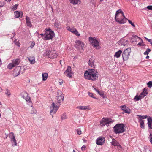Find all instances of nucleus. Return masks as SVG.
<instances>
[{
    "instance_id": "09e8293b",
    "label": "nucleus",
    "mask_w": 152,
    "mask_h": 152,
    "mask_svg": "<svg viewBox=\"0 0 152 152\" xmlns=\"http://www.w3.org/2000/svg\"><path fill=\"white\" fill-rule=\"evenodd\" d=\"M68 28L67 29H68L71 32L73 33V30H74V29H72L70 28L69 27H68Z\"/></svg>"
},
{
    "instance_id": "5701e85b",
    "label": "nucleus",
    "mask_w": 152,
    "mask_h": 152,
    "mask_svg": "<svg viewBox=\"0 0 152 152\" xmlns=\"http://www.w3.org/2000/svg\"><path fill=\"white\" fill-rule=\"evenodd\" d=\"M26 23L28 26L31 27L32 25L30 22V19L29 17L26 16Z\"/></svg>"
},
{
    "instance_id": "774afa93",
    "label": "nucleus",
    "mask_w": 152,
    "mask_h": 152,
    "mask_svg": "<svg viewBox=\"0 0 152 152\" xmlns=\"http://www.w3.org/2000/svg\"><path fill=\"white\" fill-rule=\"evenodd\" d=\"M1 113H0V118H1Z\"/></svg>"
},
{
    "instance_id": "603ef678",
    "label": "nucleus",
    "mask_w": 152,
    "mask_h": 152,
    "mask_svg": "<svg viewBox=\"0 0 152 152\" xmlns=\"http://www.w3.org/2000/svg\"><path fill=\"white\" fill-rule=\"evenodd\" d=\"M141 41H142L141 40ZM143 43V42H142V41H141V42H140L138 44H137V45H139L140 46H141L142 45V43Z\"/></svg>"
},
{
    "instance_id": "4c0bfd02",
    "label": "nucleus",
    "mask_w": 152,
    "mask_h": 152,
    "mask_svg": "<svg viewBox=\"0 0 152 152\" xmlns=\"http://www.w3.org/2000/svg\"><path fill=\"white\" fill-rule=\"evenodd\" d=\"M5 94L9 96L11 94L10 91L8 89L6 90Z\"/></svg>"
},
{
    "instance_id": "f8f14e48",
    "label": "nucleus",
    "mask_w": 152,
    "mask_h": 152,
    "mask_svg": "<svg viewBox=\"0 0 152 152\" xmlns=\"http://www.w3.org/2000/svg\"><path fill=\"white\" fill-rule=\"evenodd\" d=\"M96 61V60L95 59L94 57H91L89 60L88 64L89 66L94 68L96 66L95 63Z\"/></svg>"
},
{
    "instance_id": "cd10ccee",
    "label": "nucleus",
    "mask_w": 152,
    "mask_h": 152,
    "mask_svg": "<svg viewBox=\"0 0 152 152\" xmlns=\"http://www.w3.org/2000/svg\"><path fill=\"white\" fill-rule=\"evenodd\" d=\"M43 80V81H45L47 79L48 76V74L47 73H45L42 74V75Z\"/></svg>"
},
{
    "instance_id": "dca6fc26",
    "label": "nucleus",
    "mask_w": 152,
    "mask_h": 152,
    "mask_svg": "<svg viewBox=\"0 0 152 152\" xmlns=\"http://www.w3.org/2000/svg\"><path fill=\"white\" fill-rule=\"evenodd\" d=\"M105 138L104 137H100L96 140V143L99 145H102L104 143Z\"/></svg>"
},
{
    "instance_id": "b1692460",
    "label": "nucleus",
    "mask_w": 152,
    "mask_h": 152,
    "mask_svg": "<svg viewBox=\"0 0 152 152\" xmlns=\"http://www.w3.org/2000/svg\"><path fill=\"white\" fill-rule=\"evenodd\" d=\"M77 108L81 110H89V108L87 106H79L77 107Z\"/></svg>"
},
{
    "instance_id": "9d476101",
    "label": "nucleus",
    "mask_w": 152,
    "mask_h": 152,
    "mask_svg": "<svg viewBox=\"0 0 152 152\" xmlns=\"http://www.w3.org/2000/svg\"><path fill=\"white\" fill-rule=\"evenodd\" d=\"M75 47L79 50H81L82 51H83L84 44L82 42L78 40L75 41Z\"/></svg>"
},
{
    "instance_id": "423d86ee",
    "label": "nucleus",
    "mask_w": 152,
    "mask_h": 152,
    "mask_svg": "<svg viewBox=\"0 0 152 152\" xmlns=\"http://www.w3.org/2000/svg\"><path fill=\"white\" fill-rule=\"evenodd\" d=\"M45 38L46 40L51 39L54 36V33L51 29H45Z\"/></svg>"
},
{
    "instance_id": "2eb2a0df",
    "label": "nucleus",
    "mask_w": 152,
    "mask_h": 152,
    "mask_svg": "<svg viewBox=\"0 0 152 152\" xmlns=\"http://www.w3.org/2000/svg\"><path fill=\"white\" fill-rule=\"evenodd\" d=\"M10 139L11 141L12 142H13L14 143V145L12 144V145L13 146H15L17 145V142L15 138V136H14V134L13 132H11L10 134V135L9 136Z\"/></svg>"
},
{
    "instance_id": "8fccbe9b",
    "label": "nucleus",
    "mask_w": 152,
    "mask_h": 152,
    "mask_svg": "<svg viewBox=\"0 0 152 152\" xmlns=\"http://www.w3.org/2000/svg\"><path fill=\"white\" fill-rule=\"evenodd\" d=\"M86 148L85 145H83L81 148V149L82 151H84L85 150V148Z\"/></svg>"
},
{
    "instance_id": "6e6552de",
    "label": "nucleus",
    "mask_w": 152,
    "mask_h": 152,
    "mask_svg": "<svg viewBox=\"0 0 152 152\" xmlns=\"http://www.w3.org/2000/svg\"><path fill=\"white\" fill-rule=\"evenodd\" d=\"M20 62V59L19 58H17L15 60H13L12 62L9 63L7 66V67L10 69H11L13 67L18 65Z\"/></svg>"
},
{
    "instance_id": "6ab92c4d",
    "label": "nucleus",
    "mask_w": 152,
    "mask_h": 152,
    "mask_svg": "<svg viewBox=\"0 0 152 152\" xmlns=\"http://www.w3.org/2000/svg\"><path fill=\"white\" fill-rule=\"evenodd\" d=\"M148 124L149 128L152 129V118L149 117L148 118Z\"/></svg>"
},
{
    "instance_id": "7c9ffc66",
    "label": "nucleus",
    "mask_w": 152,
    "mask_h": 152,
    "mask_svg": "<svg viewBox=\"0 0 152 152\" xmlns=\"http://www.w3.org/2000/svg\"><path fill=\"white\" fill-rule=\"evenodd\" d=\"M28 59L31 64H33L35 63V59L34 58H29Z\"/></svg>"
},
{
    "instance_id": "5fc2aeb1",
    "label": "nucleus",
    "mask_w": 152,
    "mask_h": 152,
    "mask_svg": "<svg viewBox=\"0 0 152 152\" xmlns=\"http://www.w3.org/2000/svg\"><path fill=\"white\" fill-rule=\"evenodd\" d=\"M149 58V56H147L146 57V59H148Z\"/></svg>"
},
{
    "instance_id": "e433bc0d",
    "label": "nucleus",
    "mask_w": 152,
    "mask_h": 152,
    "mask_svg": "<svg viewBox=\"0 0 152 152\" xmlns=\"http://www.w3.org/2000/svg\"><path fill=\"white\" fill-rule=\"evenodd\" d=\"M134 99L136 101H137L140 99H141L139 97V96H138L137 95H136L134 98Z\"/></svg>"
},
{
    "instance_id": "2f4dec72",
    "label": "nucleus",
    "mask_w": 152,
    "mask_h": 152,
    "mask_svg": "<svg viewBox=\"0 0 152 152\" xmlns=\"http://www.w3.org/2000/svg\"><path fill=\"white\" fill-rule=\"evenodd\" d=\"M18 5V4H16L13 6H12L11 7L12 10L13 11L16 10L17 8V7Z\"/></svg>"
},
{
    "instance_id": "58836bf2",
    "label": "nucleus",
    "mask_w": 152,
    "mask_h": 152,
    "mask_svg": "<svg viewBox=\"0 0 152 152\" xmlns=\"http://www.w3.org/2000/svg\"><path fill=\"white\" fill-rule=\"evenodd\" d=\"M147 85L148 86L149 88H151L152 87V81H150L147 83Z\"/></svg>"
},
{
    "instance_id": "052dcab7",
    "label": "nucleus",
    "mask_w": 152,
    "mask_h": 152,
    "mask_svg": "<svg viewBox=\"0 0 152 152\" xmlns=\"http://www.w3.org/2000/svg\"><path fill=\"white\" fill-rule=\"evenodd\" d=\"M62 61V60H60V64H61V63H62V62H61Z\"/></svg>"
},
{
    "instance_id": "bb28decb",
    "label": "nucleus",
    "mask_w": 152,
    "mask_h": 152,
    "mask_svg": "<svg viewBox=\"0 0 152 152\" xmlns=\"http://www.w3.org/2000/svg\"><path fill=\"white\" fill-rule=\"evenodd\" d=\"M93 87L94 88L95 91H96L101 96L104 98V94L103 92L100 91L98 90L96 88H94V86H93Z\"/></svg>"
},
{
    "instance_id": "a211bd4d",
    "label": "nucleus",
    "mask_w": 152,
    "mask_h": 152,
    "mask_svg": "<svg viewBox=\"0 0 152 152\" xmlns=\"http://www.w3.org/2000/svg\"><path fill=\"white\" fill-rule=\"evenodd\" d=\"M110 122L111 121H108V118H106L105 119L104 121H100V124L101 126H103L105 125H107L108 124H109Z\"/></svg>"
},
{
    "instance_id": "6e6d98bb",
    "label": "nucleus",
    "mask_w": 152,
    "mask_h": 152,
    "mask_svg": "<svg viewBox=\"0 0 152 152\" xmlns=\"http://www.w3.org/2000/svg\"><path fill=\"white\" fill-rule=\"evenodd\" d=\"M152 40H151V39H149V40H148V41L150 43H151Z\"/></svg>"
},
{
    "instance_id": "f3484780",
    "label": "nucleus",
    "mask_w": 152,
    "mask_h": 152,
    "mask_svg": "<svg viewBox=\"0 0 152 152\" xmlns=\"http://www.w3.org/2000/svg\"><path fill=\"white\" fill-rule=\"evenodd\" d=\"M120 108L125 113L130 114L131 113V110L125 105L121 106Z\"/></svg>"
},
{
    "instance_id": "680f3d73",
    "label": "nucleus",
    "mask_w": 152,
    "mask_h": 152,
    "mask_svg": "<svg viewBox=\"0 0 152 152\" xmlns=\"http://www.w3.org/2000/svg\"><path fill=\"white\" fill-rule=\"evenodd\" d=\"M40 35H42V36H43V35H44L43 34H42H42H40Z\"/></svg>"
},
{
    "instance_id": "c9c22d12",
    "label": "nucleus",
    "mask_w": 152,
    "mask_h": 152,
    "mask_svg": "<svg viewBox=\"0 0 152 152\" xmlns=\"http://www.w3.org/2000/svg\"><path fill=\"white\" fill-rule=\"evenodd\" d=\"M140 127L141 128H144V121L143 120H141L140 121Z\"/></svg>"
},
{
    "instance_id": "0e129e2a",
    "label": "nucleus",
    "mask_w": 152,
    "mask_h": 152,
    "mask_svg": "<svg viewBox=\"0 0 152 152\" xmlns=\"http://www.w3.org/2000/svg\"><path fill=\"white\" fill-rule=\"evenodd\" d=\"M15 35V33L14 34H13V37H14Z\"/></svg>"
},
{
    "instance_id": "aec40b11",
    "label": "nucleus",
    "mask_w": 152,
    "mask_h": 152,
    "mask_svg": "<svg viewBox=\"0 0 152 152\" xmlns=\"http://www.w3.org/2000/svg\"><path fill=\"white\" fill-rule=\"evenodd\" d=\"M14 13L16 18H18L20 16L22 17L23 15V12L21 11L19 12L16 11L14 12Z\"/></svg>"
},
{
    "instance_id": "37998d69",
    "label": "nucleus",
    "mask_w": 152,
    "mask_h": 152,
    "mask_svg": "<svg viewBox=\"0 0 152 152\" xmlns=\"http://www.w3.org/2000/svg\"><path fill=\"white\" fill-rule=\"evenodd\" d=\"M88 95L90 97H92L94 98H96L93 95L92 93H91L90 92H88Z\"/></svg>"
},
{
    "instance_id": "de8ad7c7",
    "label": "nucleus",
    "mask_w": 152,
    "mask_h": 152,
    "mask_svg": "<svg viewBox=\"0 0 152 152\" xmlns=\"http://www.w3.org/2000/svg\"><path fill=\"white\" fill-rule=\"evenodd\" d=\"M147 8L150 10H152V6H148L147 7Z\"/></svg>"
},
{
    "instance_id": "4d7b16f0",
    "label": "nucleus",
    "mask_w": 152,
    "mask_h": 152,
    "mask_svg": "<svg viewBox=\"0 0 152 152\" xmlns=\"http://www.w3.org/2000/svg\"><path fill=\"white\" fill-rule=\"evenodd\" d=\"M12 0H6V1L7 2H10Z\"/></svg>"
},
{
    "instance_id": "ea45409f",
    "label": "nucleus",
    "mask_w": 152,
    "mask_h": 152,
    "mask_svg": "<svg viewBox=\"0 0 152 152\" xmlns=\"http://www.w3.org/2000/svg\"><path fill=\"white\" fill-rule=\"evenodd\" d=\"M54 26L56 27L57 28H60V24L58 23V22H56L55 23H54Z\"/></svg>"
},
{
    "instance_id": "a18cd8bd",
    "label": "nucleus",
    "mask_w": 152,
    "mask_h": 152,
    "mask_svg": "<svg viewBox=\"0 0 152 152\" xmlns=\"http://www.w3.org/2000/svg\"><path fill=\"white\" fill-rule=\"evenodd\" d=\"M35 45V43L34 42H32L30 45V46L29 47L31 48H32Z\"/></svg>"
},
{
    "instance_id": "864d4df0",
    "label": "nucleus",
    "mask_w": 152,
    "mask_h": 152,
    "mask_svg": "<svg viewBox=\"0 0 152 152\" xmlns=\"http://www.w3.org/2000/svg\"><path fill=\"white\" fill-rule=\"evenodd\" d=\"M63 83V82L62 81H60V82H59V85H61Z\"/></svg>"
},
{
    "instance_id": "a878e982",
    "label": "nucleus",
    "mask_w": 152,
    "mask_h": 152,
    "mask_svg": "<svg viewBox=\"0 0 152 152\" xmlns=\"http://www.w3.org/2000/svg\"><path fill=\"white\" fill-rule=\"evenodd\" d=\"M122 53V51L121 50H119L118 51L116 52L114 55V56L117 58H118Z\"/></svg>"
},
{
    "instance_id": "4be33fe9",
    "label": "nucleus",
    "mask_w": 152,
    "mask_h": 152,
    "mask_svg": "<svg viewBox=\"0 0 152 152\" xmlns=\"http://www.w3.org/2000/svg\"><path fill=\"white\" fill-rule=\"evenodd\" d=\"M111 144L114 146H120L119 143L114 139L112 140V141L111 142Z\"/></svg>"
},
{
    "instance_id": "f257e3e1",
    "label": "nucleus",
    "mask_w": 152,
    "mask_h": 152,
    "mask_svg": "<svg viewBox=\"0 0 152 152\" xmlns=\"http://www.w3.org/2000/svg\"><path fill=\"white\" fill-rule=\"evenodd\" d=\"M64 98V96L62 92L58 91L57 95V102L55 103L53 102L50 107L51 115H53L52 113L54 114L56 113L60 105V103L63 101ZM52 117H53V115H52Z\"/></svg>"
},
{
    "instance_id": "e2e57ef3",
    "label": "nucleus",
    "mask_w": 152,
    "mask_h": 152,
    "mask_svg": "<svg viewBox=\"0 0 152 152\" xmlns=\"http://www.w3.org/2000/svg\"><path fill=\"white\" fill-rule=\"evenodd\" d=\"M145 45L144 44H142V45L141 46H145Z\"/></svg>"
},
{
    "instance_id": "9b49d317",
    "label": "nucleus",
    "mask_w": 152,
    "mask_h": 152,
    "mask_svg": "<svg viewBox=\"0 0 152 152\" xmlns=\"http://www.w3.org/2000/svg\"><path fill=\"white\" fill-rule=\"evenodd\" d=\"M70 66H68L67 69L64 72V74L65 75L69 78H71L72 76V73L71 72Z\"/></svg>"
},
{
    "instance_id": "338daca9",
    "label": "nucleus",
    "mask_w": 152,
    "mask_h": 152,
    "mask_svg": "<svg viewBox=\"0 0 152 152\" xmlns=\"http://www.w3.org/2000/svg\"><path fill=\"white\" fill-rule=\"evenodd\" d=\"M150 43L151 44V45H152V40L151 42Z\"/></svg>"
},
{
    "instance_id": "a19ab883",
    "label": "nucleus",
    "mask_w": 152,
    "mask_h": 152,
    "mask_svg": "<svg viewBox=\"0 0 152 152\" xmlns=\"http://www.w3.org/2000/svg\"><path fill=\"white\" fill-rule=\"evenodd\" d=\"M14 42L15 43V44L18 47H19L20 46V43L19 41H17L16 40H15Z\"/></svg>"
},
{
    "instance_id": "0eeeda50",
    "label": "nucleus",
    "mask_w": 152,
    "mask_h": 152,
    "mask_svg": "<svg viewBox=\"0 0 152 152\" xmlns=\"http://www.w3.org/2000/svg\"><path fill=\"white\" fill-rule=\"evenodd\" d=\"M131 52V49L130 48H128L124 51L122 54L123 59L124 61H126L128 60Z\"/></svg>"
},
{
    "instance_id": "f704fd0d",
    "label": "nucleus",
    "mask_w": 152,
    "mask_h": 152,
    "mask_svg": "<svg viewBox=\"0 0 152 152\" xmlns=\"http://www.w3.org/2000/svg\"><path fill=\"white\" fill-rule=\"evenodd\" d=\"M151 51V49L149 48H148L146 49V51L144 53V54L145 55H148Z\"/></svg>"
},
{
    "instance_id": "f03ea898",
    "label": "nucleus",
    "mask_w": 152,
    "mask_h": 152,
    "mask_svg": "<svg viewBox=\"0 0 152 152\" xmlns=\"http://www.w3.org/2000/svg\"><path fill=\"white\" fill-rule=\"evenodd\" d=\"M98 72L94 69H89L86 70L84 74L85 78L88 80L95 81L98 78Z\"/></svg>"
},
{
    "instance_id": "c03bdc74",
    "label": "nucleus",
    "mask_w": 152,
    "mask_h": 152,
    "mask_svg": "<svg viewBox=\"0 0 152 152\" xmlns=\"http://www.w3.org/2000/svg\"><path fill=\"white\" fill-rule=\"evenodd\" d=\"M147 116L146 115H144V116H141L140 115L139 116V117L140 118L142 119H144V118H147Z\"/></svg>"
},
{
    "instance_id": "1a4fd4ad",
    "label": "nucleus",
    "mask_w": 152,
    "mask_h": 152,
    "mask_svg": "<svg viewBox=\"0 0 152 152\" xmlns=\"http://www.w3.org/2000/svg\"><path fill=\"white\" fill-rule=\"evenodd\" d=\"M45 53L46 55H47L50 58H55L57 56L56 51L54 50H51L50 51V50H47Z\"/></svg>"
},
{
    "instance_id": "393cba45",
    "label": "nucleus",
    "mask_w": 152,
    "mask_h": 152,
    "mask_svg": "<svg viewBox=\"0 0 152 152\" xmlns=\"http://www.w3.org/2000/svg\"><path fill=\"white\" fill-rule=\"evenodd\" d=\"M71 3L74 4H80V0H70Z\"/></svg>"
},
{
    "instance_id": "72a5a7b5",
    "label": "nucleus",
    "mask_w": 152,
    "mask_h": 152,
    "mask_svg": "<svg viewBox=\"0 0 152 152\" xmlns=\"http://www.w3.org/2000/svg\"><path fill=\"white\" fill-rule=\"evenodd\" d=\"M67 117V116L66 115V114L65 113H64L61 116V118L62 120H63L64 119H66Z\"/></svg>"
},
{
    "instance_id": "bf43d9fd",
    "label": "nucleus",
    "mask_w": 152,
    "mask_h": 152,
    "mask_svg": "<svg viewBox=\"0 0 152 152\" xmlns=\"http://www.w3.org/2000/svg\"><path fill=\"white\" fill-rule=\"evenodd\" d=\"M145 39L148 41V40H149V39H148L146 37H145Z\"/></svg>"
},
{
    "instance_id": "13d9d810",
    "label": "nucleus",
    "mask_w": 152,
    "mask_h": 152,
    "mask_svg": "<svg viewBox=\"0 0 152 152\" xmlns=\"http://www.w3.org/2000/svg\"><path fill=\"white\" fill-rule=\"evenodd\" d=\"M123 77H124V76H123L121 77V79L122 80H124V79H123Z\"/></svg>"
},
{
    "instance_id": "412c9836",
    "label": "nucleus",
    "mask_w": 152,
    "mask_h": 152,
    "mask_svg": "<svg viewBox=\"0 0 152 152\" xmlns=\"http://www.w3.org/2000/svg\"><path fill=\"white\" fill-rule=\"evenodd\" d=\"M138 39H140L142 41V39L140 38L139 37L137 36L136 35H133L131 37L132 42H136L137 41V40Z\"/></svg>"
},
{
    "instance_id": "79ce46f5",
    "label": "nucleus",
    "mask_w": 152,
    "mask_h": 152,
    "mask_svg": "<svg viewBox=\"0 0 152 152\" xmlns=\"http://www.w3.org/2000/svg\"><path fill=\"white\" fill-rule=\"evenodd\" d=\"M127 20L128 21L129 23L130 24H131L133 27H135V25H134V24L132 22L130 21V20Z\"/></svg>"
},
{
    "instance_id": "7ed1b4c3",
    "label": "nucleus",
    "mask_w": 152,
    "mask_h": 152,
    "mask_svg": "<svg viewBox=\"0 0 152 152\" xmlns=\"http://www.w3.org/2000/svg\"><path fill=\"white\" fill-rule=\"evenodd\" d=\"M115 21L121 24L125 23L127 20L124 13L121 10L116 11L115 18Z\"/></svg>"
},
{
    "instance_id": "20e7f679",
    "label": "nucleus",
    "mask_w": 152,
    "mask_h": 152,
    "mask_svg": "<svg viewBox=\"0 0 152 152\" xmlns=\"http://www.w3.org/2000/svg\"><path fill=\"white\" fill-rule=\"evenodd\" d=\"M125 126L123 124H117L114 127V132L116 134L124 132L125 131Z\"/></svg>"
},
{
    "instance_id": "69168bd1",
    "label": "nucleus",
    "mask_w": 152,
    "mask_h": 152,
    "mask_svg": "<svg viewBox=\"0 0 152 152\" xmlns=\"http://www.w3.org/2000/svg\"><path fill=\"white\" fill-rule=\"evenodd\" d=\"M73 152H76L74 150H73Z\"/></svg>"
},
{
    "instance_id": "473e14b6",
    "label": "nucleus",
    "mask_w": 152,
    "mask_h": 152,
    "mask_svg": "<svg viewBox=\"0 0 152 152\" xmlns=\"http://www.w3.org/2000/svg\"><path fill=\"white\" fill-rule=\"evenodd\" d=\"M73 33L77 36H79L80 35L79 34H78V31L76 29H75L73 30Z\"/></svg>"
},
{
    "instance_id": "4468645a",
    "label": "nucleus",
    "mask_w": 152,
    "mask_h": 152,
    "mask_svg": "<svg viewBox=\"0 0 152 152\" xmlns=\"http://www.w3.org/2000/svg\"><path fill=\"white\" fill-rule=\"evenodd\" d=\"M21 67L19 66L16 67L14 69L13 72V75L15 77L18 76L20 73Z\"/></svg>"
},
{
    "instance_id": "ddd939ff",
    "label": "nucleus",
    "mask_w": 152,
    "mask_h": 152,
    "mask_svg": "<svg viewBox=\"0 0 152 152\" xmlns=\"http://www.w3.org/2000/svg\"><path fill=\"white\" fill-rule=\"evenodd\" d=\"M20 96L26 101H30V98L28 96V94L25 92H23L20 93Z\"/></svg>"
},
{
    "instance_id": "49530a36",
    "label": "nucleus",
    "mask_w": 152,
    "mask_h": 152,
    "mask_svg": "<svg viewBox=\"0 0 152 152\" xmlns=\"http://www.w3.org/2000/svg\"><path fill=\"white\" fill-rule=\"evenodd\" d=\"M77 134L79 135H80L81 134V130H80V129H77Z\"/></svg>"
},
{
    "instance_id": "3c124183",
    "label": "nucleus",
    "mask_w": 152,
    "mask_h": 152,
    "mask_svg": "<svg viewBox=\"0 0 152 152\" xmlns=\"http://www.w3.org/2000/svg\"><path fill=\"white\" fill-rule=\"evenodd\" d=\"M143 95V94L141 93L139 96V97H140V98L141 99L144 97H142Z\"/></svg>"
},
{
    "instance_id": "c756f323",
    "label": "nucleus",
    "mask_w": 152,
    "mask_h": 152,
    "mask_svg": "<svg viewBox=\"0 0 152 152\" xmlns=\"http://www.w3.org/2000/svg\"><path fill=\"white\" fill-rule=\"evenodd\" d=\"M141 93L143 95L142 97H145L146 96L148 93L147 89L145 88H144L143 89V92H142Z\"/></svg>"
},
{
    "instance_id": "39448f33",
    "label": "nucleus",
    "mask_w": 152,
    "mask_h": 152,
    "mask_svg": "<svg viewBox=\"0 0 152 152\" xmlns=\"http://www.w3.org/2000/svg\"><path fill=\"white\" fill-rule=\"evenodd\" d=\"M89 39L90 42L92 46L95 47L97 49H99L100 47L99 45V42L95 37H89Z\"/></svg>"
},
{
    "instance_id": "c85d7f7f",
    "label": "nucleus",
    "mask_w": 152,
    "mask_h": 152,
    "mask_svg": "<svg viewBox=\"0 0 152 152\" xmlns=\"http://www.w3.org/2000/svg\"><path fill=\"white\" fill-rule=\"evenodd\" d=\"M127 40H122L121 41H120L118 43H119V45H123L124 46H125L126 45V44H125V42H127Z\"/></svg>"
}]
</instances>
